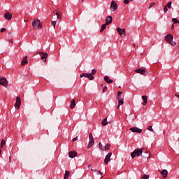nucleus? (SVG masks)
<instances>
[{"label": "nucleus", "mask_w": 179, "mask_h": 179, "mask_svg": "<svg viewBox=\"0 0 179 179\" xmlns=\"http://www.w3.org/2000/svg\"><path fill=\"white\" fill-rule=\"evenodd\" d=\"M173 39L174 36H173V35L171 34H168L165 36V41H167V43H169V44H171V45H173V47H174V45H177V42L173 41Z\"/></svg>", "instance_id": "1"}, {"label": "nucleus", "mask_w": 179, "mask_h": 179, "mask_svg": "<svg viewBox=\"0 0 179 179\" xmlns=\"http://www.w3.org/2000/svg\"><path fill=\"white\" fill-rule=\"evenodd\" d=\"M143 153V149L137 148V149L134 150V152H131V158L135 159V157H136V156H138V157L142 156Z\"/></svg>", "instance_id": "2"}, {"label": "nucleus", "mask_w": 179, "mask_h": 179, "mask_svg": "<svg viewBox=\"0 0 179 179\" xmlns=\"http://www.w3.org/2000/svg\"><path fill=\"white\" fill-rule=\"evenodd\" d=\"M32 27L35 30H36V29H41V27H43V25H41V22H40V20H34L32 22Z\"/></svg>", "instance_id": "3"}, {"label": "nucleus", "mask_w": 179, "mask_h": 179, "mask_svg": "<svg viewBox=\"0 0 179 179\" xmlns=\"http://www.w3.org/2000/svg\"><path fill=\"white\" fill-rule=\"evenodd\" d=\"M89 143L87 145L88 149H90V148H92V146H93L94 145V138L93 137V134L92 133L90 134L89 135Z\"/></svg>", "instance_id": "4"}, {"label": "nucleus", "mask_w": 179, "mask_h": 179, "mask_svg": "<svg viewBox=\"0 0 179 179\" xmlns=\"http://www.w3.org/2000/svg\"><path fill=\"white\" fill-rule=\"evenodd\" d=\"M110 9V12H115V10L118 9V5L115 1H111Z\"/></svg>", "instance_id": "5"}, {"label": "nucleus", "mask_w": 179, "mask_h": 179, "mask_svg": "<svg viewBox=\"0 0 179 179\" xmlns=\"http://www.w3.org/2000/svg\"><path fill=\"white\" fill-rule=\"evenodd\" d=\"M0 85L4 87H8V80H6V78L0 77Z\"/></svg>", "instance_id": "6"}, {"label": "nucleus", "mask_w": 179, "mask_h": 179, "mask_svg": "<svg viewBox=\"0 0 179 179\" xmlns=\"http://www.w3.org/2000/svg\"><path fill=\"white\" fill-rule=\"evenodd\" d=\"M117 33H119L120 37H125V36H127L125 29H121L120 27H118L117 29Z\"/></svg>", "instance_id": "7"}, {"label": "nucleus", "mask_w": 179, "mask_h": 179, "mask_svg": "<svg viewBox=\"0 0 179 179\" xmlns=\"http://www.w3.org/2000/svg\"><path fill=\"white\" fill-rule=\"evenodd\" d=\"M135 72H136V73H140V75H143L144 76H146V70L145 69H136Z\"/></svg>", "instance_id": "8"}, {"label": "nucleus", "mask_w": 179, "mask_h": 179, "mask_svg": "<svg viewBox=\"0 0 179 179\" xmlns=\"http://www.w3.org/2000/svg\"><path fill=\"white\" fill-rule=\"evenodd\" d=\"M113 155L112 152H109L107 156L105 157L104 163L105 164H108V162L111 160V156Z\"/></svg>", "instance_id": "9"}, {"label": "nucleus", "mask_w": 179, "mask_h": 179, "mask_svg": "<svg viewBox=\"0 0 179 179\" xmlns=\"http://www.w3.org/2000/svg\"><path fill=\"white\" fill-rule=\"evenodd\" d=\"M130 131H131V132H135L136 134H142V129H139L138 127L130 128Z\"/></svg>", "instance_id": "10"}, {"label": "nucleus", "mask_w": 179, "mask_h": 179, "mask_svg": "<svg viewBox=\"0 0 179 179\" xmlns=\"http://www.w3.org/2000/svg\"><path fill=\"white\" fill-rule=\"evenodd\" d=\"M160 174L162 176L163 178H167V176L169 174V171L167 170L164 169L162 171L159 170Z\"/></svg>", "instance_id": "11"}, {"label": "nucleus", "mask_w": 179, "mask_h": 179, "mask_svg": "<svg viewBox=\"0 0 179 179\" xmlns=\"http://www.w3.org/2000/svg\"><path fill=\"white\" fill-rule=\"evenodd\" d=\"M21 103H22V101L20 100V97L17 96L16 98V102L15 104V108H19L20 107Z\"/></svg>", "instance_id": "12"}, {"label": "nucleus", "mask_w": 179, "mask_h": 179, "mask_svg": "<svg viewBox=\"0 0 179 179\" xmlns=\"http://www.w3.org/2000/svg\"><path fill=\"white\" fill-rule=\"evenodd\" d=\"M76 156H78V152H76V151H71L69 152V157L71 159H73V157H76Z\"/></svg>", "instance_id": "13"}, {"label": "nucleus", "mask_w": 179, "mask_h": 179, "mask_svg": "<svg viewBox=\"0 0 179 179\" xmlns=\"http://www.w3.org/2000/svg\"><path fill=\"white\" fill-rule=\"evenodd\" d=\"M4 17H5V19H7V20H10L12 19V13H10L9 12H6L4 14Z\"/></svg>", "instance_id": "14"}, {"label": "nucleus", "mask_w": 179, "mask_h": 179, "mask_svg": "<svg viewBox=\"0 0 179 179\" xmlns=\"http://www.w3.org/2000/svg\"><path fill=\"white\" fill-rule=\"evenodd\" d=\"M117 100H118L117 108H120V106H122V104H124V98H122V97H117Z\"/></svg>", "instance_id": "15"}, {"label": "nucleus", "mask_w": 179, "mask_h": 179, "mask_svg": "<svg viewBox=\"0 0 179 179\" xmlns=\"http://www.w3.org/2000/svg\"><path fill=\"white\" fill-rule=\"evenodd\" d=\"M111 23H113V17L108 16L106 19V24L108 25V24H111Z\"/></svg>", "instance_id": "16"}, {"label": "nucleus", "mask_w": 179, "mask_h": 179, "mask_svg": "<svg viewBox=\"0 0 179 179\" xmlns=\"http://www.w3.org/2000/svg\"><path fill=\"white\" fill-rule=\"evenodd\" d=\"M142 100L143 101V106H146L148 104V96H142Z\"/></svg>", "instance_id": "17"}, {"label": "nucleus", "mask_w": 179, "mask_h": 179, "mask_svg": "<svg viewBox=\"0 0 179 179\" xmlns=\"http://www.w3.org/2000/svg\"><path fill=\"white\" fill-rule=\"evenodd\" d=\"M48 57V54L47 52L43 53V55L41 57V59L43 62H47V58Z\"/></svg>", "instance_id": "18"}, {"label": "nucleus", "mask_w": 179, "mask_h": 179, "mask_svg": "<svg viewBox=\"0 0 179 179\" xmlns=\"http://www.w3.org/2000/svg\"><path fill=\"white\" fill-rule=\"evenodd\" d=\"M104 80L106 82V83L111 84L113 83V80H111L108 76H106L104 77Z\"/></svg>", "instance_id": "19"}, {"label": "nucleus", "mask_w": 179, "mask_h": 179, "mask_svg": "<svg viewBox=\"0 0 179 179\" xmlns=\"http://www.w3.org/2000/svg\"><path fill=\"white\" fill-rule=\"evenodd\" d=\"M110 146H111V144L108 143L106 145L104 148H101V150H103V152H106V150H110Z\"/></svg>", "instance_id": "20"}, {"label": "nucleus", "mask_w": 179, "mask_h": 179, "mask_svg": "<svg viewBox=\"0 0 179 179\" xmlns=\"http://www.w3.org/2000/svg\"><path fill=\"white\" fill-rule=\"evenodd\" d=\"M69 176H71V173H69V171H65L64 179H68V178H69Z\"/></svg>", "instance_id": "21"}, {"label": "nucleus", "mask_w": 179, "mask_h": 179, "mask_svg": "<svg viewBox=\"0 0 179 179\" xmlns=\"http://www.w3.org/2000/svg\"><path fill=\"white\" fill-rule=\"evenodd\" d=\"M75 106H76L75 103V99H73L71 102L70 108H71V110L75 108Z\"/></svg>", "instance_id": "22"}, {"label": "nucleus", "mask_w": 179, "mask_h": 179, "mask_svg": "<svg viewBox=\"0 0 179 179\" xmlns=\"http://www.w3.org/2000/svg\"><path fill=\"white\" fill-rule=\"evenodd\" d=\"M101 125L103 127H106V125H108V122H107V117H106L101 122Z\"/></svg>", "instance_id": "23"}, {"label": "nucleus", "mask_w": 179, "mask_h": 179, "mask_svg": "<svg viewBox=\"0 0 179 179\" xmlns=\"http://www.w3.org/2000/svg\"><path fill=\"white\" fill-rule=\"evenodd\" d=\"M106 28H107V24H103L101 25V29H100L101 33H102V31H104V30H106Z\"/></svg>", "instance_id": "24"}, {"label": "nucleus", "mask_w": 179, "mask_h": 179, "mask_svg": "<svg viewBox=\"0 0 179 179\" xmlns=\"http://www.w3.org/2000/svg\"><path fill=\"white\" fill-rule=\"evenodd\" d=\"M27 56H26L23 58L22 61L21 62V64L24 65L25 64H27Z\"/></svg>", "instance_id": "25"}, {"label": "nucleus", "mask_w": 179, "mask_h": 179, "mask_svg": "<svg viewBox=\"0 0 179 179\" xmlns=\"http://www.w3.org/2000/svg\"><path fill=\"white\" fill-rule=\"evenodd\" d=\"M88 76H89V73H83L80 75V78H88Z\"/></svg>", "instance_id": "26"}, {"label": "nucleus", "mask_w": 179, "mask_h": 179, "mask_svg": "<svg viewBox=\"0 0 179 179\" xmlns=\"http://www.w3.org/2000/svg\"><path fill=\"white\" fill-rule=\"evenodd\" d=\"M143 157H145L146 159H148L149 156H150V154H149V152H143Z\"/></svg>", "instance_id": "27"}, {"label": "nucleus", "mask_w": 179, "mask_h": 179, "mask_svg": "<svg viewBox=\"0 0 179 179\" xmlns=\"http://www.w3.org/2000/svg\"><path fill=\"white\" fill-rule=\"evenodd\" d=\"M87 78L90 80H93V79H94V77L93 76L92 73H88V77Z\"/></svg>", "instance_id": "28"}, {"label": "nucleus", "mask_w": 179, "mask_h": 179, "mask_svg": "<svg viewBox=\"0 0 179 179\" xmlns=\"http://www.w3.org/2000/svg\"><path fill=\"white\" fill-rule=\"evenodd\" d=\"M94 173H96V174H97L98 176L99 175L103 176V173H101V171H100L97 169H94Z\"/></svg>", "instance_id": "29"}, {"label": "nucleus", "mask_w": 179, "mask_h": 179, "mask_svg": "<svg viewBox=\"0 0 179 179\" xmlns=\"http://www.w3.org/2000/svg\"><path fill=\"white\" fill-rule=\"evenodd\" d=\"M166 8H169V9H171V1H169L166 5Z\"/></svg>", "instance_id": "30"}, {"label": "nucleus", "mask_w": 179, "mask_h": 179, "mask_svg": "<svg viewBox=\"0 0 179 179\" xmlns=\"http://www.w3.org/2000/svg\"><path fill=\"white\" fill-rule=\"evenodd\" d=\"M148 130L150 131V132H155V130L153 129V128H152V126H148Z\"/></svg>", "instance_id": "31"}, {"label": "nucleus", "mask_w": 179, "mask_h": 179, "mask_svg": "<svg viewBox=\"0 0 179 179\" xmlns=\"http://www.w3.org/2000/svg\"><path fill=\"white\" fill-rule=\"evenodd\" d=\"M5 143H6V142L5 141V140L2 139L1 142V148H3V145H5Z\"/></svg>", "instance_id": "32"}, {"label": "nucleus", "mask_w": 179, "mask_h": 179, "mask_svg": "<svg viewBox=\"0 0 179 179\" xmlns=\"http://www.w3.org/2000/svg\"><path fill=\"white\" fill-rule=\"evenodd\" d=\"M56 16H57V19H59L60 20H61V19H62L61 17V15H59V13H58V12L56 13Z\"/></svg>", "instance_id": "33"}, {"label": "nucleus", "mask_w": 179, "mask_h": 179, "mask_svg": "<svg viewBox=\"0 0 179 179\" xmlns=\"http://www.w3.org/2000/svg\"><path fill=\"white\" fill-rule=\"evenodd\" d=\"M168 11H169V8H168L167 6H165L164 8V13H166L168 12Z\"/></svg>", "instance_id": "34"}, {"label": "nucleus", "mask_w": 179, "mask_h": 179, "mask_svg": "<svg viewBox=\"0 0 179 179\" xmlns=\"http://www.w3.org/2000/svg\"><path fill=\"white\" fill-rule=\"evenodd\" d=\"M51 24L52 26H53L54 29H55V24H57V21H52Z\"/></svg>", "instance_id": "35"}, {"label": "nucleus", "mask_w": 179, "mask_h": 179, "mask_svg": "<svg viewBox=\"0 0 179 179\" xmlns=\"http://www.w3.org/2000/svg\"><path fill=\"white\" fill-rule=\"evenodd\" d=\"M96 72H97V70H96V69H92L91 74H92V76H93V75H96Z\"/></svg>", "instance_id": "36"}, {"label": "nucleus", "mask_w": 179, "mask_h": 179, "mask_svg": "<svg viewBox=\"0 0 179 179\" xmlns=\"http://www.w3.org/2000/svg\"><path fill=\"white\" fill-rule=\"evenodd\" d=\"M155 3H151L150 4V6L148 7V9H151L152 6H155Z\"/></svg>", "instance_id": "37"}, {"label": "nucleus", "mask_w": 179, "mask_h": 179, "mask_svg": "<svg viewBox=\"0 0 179 179\" xmlns=\"http://www.w3.org/2000/svg\"><path fill=\"white\" fill-rule=\"evenodd\" d=\"M131 0H124V3H125V5H128V3H129Z\"/></svg>", "instance_id": "38"}, {"label": "nucleus", "mask_w": 179, "mask_h": 179, "mask_svg": "<svg viewBox=\"0 0 179 179\" xmlns=\"http://www.w3.org/2000/svg\"><path fill=\"white\" fill-rule=\"evenodd\" d=\"M99 149H101H101H103V148H104V147H103V144H101V143H99Z\"/></svg>", "instance_id": "39"}, {"label": "nucleus", "mask_w": 179, "mask_h": 179, "mask_svg": "<svg viewBox=\"0 0 179 179\" xmlns=\"http://www.w3.org/2000/svg\"><path fill=\"white\" fill-rule=\"evenodd\" d=\"M143 179H149V175H144Z\"/></svg>", "instance_id": "40"}, {"label": "nucleus", "mask_w": 179, "mask_h": 179, "mask_svg": "<svg viewBox=\"0 0 179 179\" xmlns=\"http://www.w3.org/2000/svg\"><path fill=\"white\" fill-rule=\"evenodd\" d=\"M106 92H107V86H105V87L103 88V93H106Z\"/></svg>", "instance_id": "41"}, {"label": "nucleus", "mask_w": 179, "mask_h": 179, "mask_svg": "<svg viewBox=\"0 0 179 179\" xmlns=\"http://www.w3.org/2000/svg\"><path fill=\"white\" fill-rule=\"evenodd\" d=\"M121 94H122V92L119 91L117 93V97H121Z\"/></svg>", "instance_id": "42"}, {"label": "nucleus", "mask_w": 179, "mask_h": 179, "mask_svg": "<svg viewBox=\"0 0 179 179\" xmlns=\"http://www.w3.org/2000/svg\"><path fill=\"white\" fill-rule=\"evenodd\" d=\"M3 31H6V28H1V32L3 33Z\"/></svg>", "instance_id": "43"}, {"label": "nucleus", "mask_w": 179, "mask_h": 179, "mask_svg": "<svg viewBox=\"0 0 179 179\" xmlns=\"http://www.w3.org/2000/svg\"><path fill=\"white\" fill-rule=\"evenodd\" d=\"M76 141H78V137H75L72 139V142H76Z\"/></svg>", "instance_id": "44"}, {"label": "nucleus", "mask_w": 179, "mask_h": 179, "mask_svg": "<svg viewBox=\"0 0 179 179\" xmlns=\"http://www.w3.org/2000/svg\"><path fill=\"white\" fill-rule=\"evenodd\" d=\"M8 41H9V43H11V44H13V39H9Z\"/></svg>", "instance_id": "45"}, {"label": "nucleus", "mask_w": 179, "mask_h": 179, "mask_svg": "<svg viewBox=\"0 0 179 179\" xmlns=\"http://www.w3.org/2000/svg\"><path fill=\"white\" fill-rule=\"evenodd\" d=\"M41 54H42V55H44V52H39V55H41Z\"/></svg>", "instance_id": "46"}, {"label": "nucleus", "mask_w": 179, "mask_h": 179, "mask_svg": "<svg viewBox=\"0 0 179 179\" xmlns=\"http://www.w3.org/2000/svg\"><path fill=\"white\" fill-rule=\"evenodd\" d=\"M175 96H176V97H178V99H179V95L178 94H176Z\"/></svg>", "instance_id": "47"}, {"label": "nucleus", "mask_w": 179, "mask_h": 179, "mask_svg": "<svg viewBox=\"0 0 179 179\" xmlns=\"http://www.w3.org/2000/svg\"><path fill=\"white\" fill-rule=\"evenodd\" d=\"M171 29H174V24H173L171 25Z\"/></svg>", "instance_id": "48"}, {"label": "nucleus", "mask_w": 179, "mask_h": 179, "mask_svg": "<svg viewBox=\"0 0 179 179\" xmlns=\"http://www.w3.org/2000/svg\"><path fill=\"white\" fill-rule=\"evenodd\" d=\"M87 167H88V169H90V164H88Z\"/></svg>", "instance_id": "49"}, {"label": "nucleus", "mask_w": 179, "mask_h": 179, "mask_svg": "<svg viewBox=\"0 0 179 179\" xmlns=\"http://www.w3.org/2000/svg\"><path fill=\"white\" fill-rule=\"evenodd\" d=\"M91 171H94V169H91Z\"/></svg>", "instance_id": "50"}, {"label": "nucleus", "mask_w": 179, "mask_h": 179, "mask_svg": "<svg viewBox=\"0 0 179 179\" xmlns=\"http://www.w3.org/2000/svg\"><path fill=\"white\" fill-rule=\"evenodd\" d=\"M9 163H10V157H9Z\"/></svg>", "instance_id": "51"}, {"label": "nucleus", "mask_w": 179, "mask_h": 179, "mask_svg": "<svg viewBox=\"0 0 179 179\" xmlns=\"http://www.w3.org/2000/svg\"><path fill=\"white\" fill-rule=\"evenodd\" d=\"M1 153H2V150H0V155H1Z\"/></svg>", "instance_id": "52"}, {"label": "nucleus", "mask_w": 179, "mask_h": 179, "mask_svg": "<svg viewBox=\"0 0 179 179\" xmlns=\"http://www.w3.org/2000/svg\"><path fill=\"white\" fill-rule=\"evenodd\" d=\"M84 0H81V2H83Z\"/></svg>", "instance_id": "53"}, {"label": "nucleus", "mask_w": 179, "mask_h": 179, "mask_svg": "<svg viewBox=\"0 0 179 179\" xmlns=\"http://www.w3.org/2000/svg\"><path fill=\"white\" fill-rule=\"evenodd\" d=\"M134 47H135V43H134V45H133Z\"/></svg>", "instance_id": "54"}, {"label": "nucleus", "mask_w": 179, "mask_h": 179, "mask_svg": "<svg viewBox=\"0 0 179 179\" xmlns=\"http://www.w3.org/2000/svg\"><path fill=\"white\" fill-rule=\"evenodd\" d=\"M130 1H134V0H130Z\"/></svg>", "instance_id": "55"}]
</instances>
